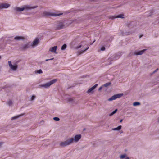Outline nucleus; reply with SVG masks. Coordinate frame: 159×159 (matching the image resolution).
Returning <instances> with one entry per match:
<instances>
[{
    "mask_svg": "<svg viewBox=\"0 0 159 159\" xmlns=\"http://www.w3.org/2000/svg\"><path fill=\"white\" fill-rule=\"evenodd\" d=\"M85 46H87V47H85V49H83L79 51L78 52V54L80 55L84 52L87 50L89 48L88 45L87 44V42L85 41H83L81 43V44L79 46L76 47V49H79L81 47H84Z\"/></svg>",
    "mask_w": 159,
    "mask_h": 159,
    "instance_id": "f257e3e1",
    "label": "nucleus"
},
{
    "mask_svg": "<svg viewBox=\"0 0 159 159\" xmlns=\"http://www.w3.org/2000/svg\"><path fill=\"white\" fill-rule=\"evenodd\" d=\"M57 81V79H53L47 83L43 84L41 86L42 87L45 88H48L51 85L55 83Z\"/></svg>",
    "mask_w": 159,
    "mask_h": 159,
    "instance_id": "f03ea898",
    "label": "nucleus"
},
{
    "mask_svg": "<svg viewBox=\"0 0 159 159\" xmlns=\"http://www.w3.org/2000/svg\"><path fill=\"white\" fill-rule=\"evenodd\" d=\"M63 14L62 13L55 14L52 13L47 11H44L43 13V16L46 17H48L50 16H57Z\"/></svg>",
    "mask_w": 159,
    "mask_h": 159,
    "instance_id": "7ed1b4c3",
    "label": "nucleus"
},
{
    "mask_svg": "<svg viewBox=\"0 0 159 159\" xmlns=\"http://www.w3.org/2000/svg\"><path fill=\"white\" fill-rule=\"evenodd\" d=\"M72 139H69L64 142L60 143V145L61 147H63L69 145L72 143Z\"/></svg>",
    "mask_w": 159,
    "mask_h": 159,
    "instance_id": "20e7f679",
    "label": "nucleus"
},
{
    "mask_svg": "<svg viewBox=\"0 0 159 159\" xmlns=\"http://www.w3.org/2000/svg\"><path fill=\"white\" fill-rule=\"evenodd\" d=\"M31 45L30 43H28L26 44L21 45L20 46V49L22 51H25L29 48Z\"/></svg>",
    "mask_w": 159,
    "mask_h": 159,
    "instance_id": "39448f33",
    "label": "nucleus"
},
{
    "mask_svg": "<svg viewBox=\"0 0 159 159\" xmlns=\"http://www.w3.org/2000/svg\"><path fill=\"white\" fill-rule=\"evenodd\" d=\"M123 94H115L111 97L110 98L108 99V101H111L113 100L116 99L117 98H119L123 96Z\"/></svg>",
    "mask_w": 159,
    "mask_h": 159,
    "instance_id": "423d86ee",
    "label": "nucleus"
},
{
    "mask_svg": "<svg viewBox=\"0 0 159 159\" xmlns=\"http://www.w3.org/2000/svg\"><path fill=\"white\" fill-rule=\"evenodd\" d=\"M123 52H119L115 54L113 58H110L109 61H113L118 59L123 54Z\"/></svg>",
    "mask_w": 159,
    "mask_h": 159,
    "instance_id": "0eeeda50",
    "label": "nucleus"
},
{
    "mask_svg": "<svg viewBox=\"0 0 159 159\" xmlns=\"http://www.w3.org/2000/svg\"><path fill=\"white\" fill-rule=\"evenodd\" d=\"M81 135L80 134L76 135L74 138H71L70 139H72V143L74 141L75 142H77L81 138Z\"/></svg>",
    "mask_w": 159,
    "mask_h": 159,
    "instance_id": "6e6552de",
    "label": "nucleus"
},
{
    "mask_svg": "<svg viewBox=\"0 0 159 159\" xmlns=\"http://www.w3.org/2000/svg\"><path fill=\"white\" fill-rule=\"evenodd\" d=\"M137 25V22L136 21H133L130 22L128 25V27L130 29L136 26Z\"/></svg>",
    "mask_w": 159,
    "mask_h": 159,
    "instance_id": "1a4fd4ad",
    "label": "nucleus"
},
{
    "mask_svg": "<svg viewBox=\"0 0 159 159\" xmlns=\"http://www.w3.org/2000/svg\"><path fill=\"white\" fill-rule=\"evenodd\" d=\"M147 50L146 49H144L141 51L135 50L134 52V55H141Z\"/></svg>",
    "mask_w": 159,
    "mask_h": 159,
    "instance_id": "9d476101",
    "label": "nucleus"
},
{
    "mask_svg": "<svg viewBox=\"0 0 159 159\" xmlns=\"http://www.w3.org/2000/svg\"><path fill=\"white\" fill-rule=\"evenodd\" d=\"M65 27V25L63 24L62 22H60L57 24L55 27V28L57 30H60Z\"/></svg>",
    "mask_w": 159,
    "mask_h": 159,
    "instance_id": "9b49d317",
    "label": "nucleus"
},
{
    "mask_svg": "<svg viewBox=\"0 0 159 159\" xmlns=\"http://www.w3.org/2000/svg\"><path fill=\"white\" fill-rule=\"evenodd\" d=\"M10 5L6 3H2L0 4V9L4 8H7L9 7Z\"/></svg>",
    "mask_w": 159,
    "mask_h": 159,
    "instance_id": "f8f14e48",
    "label": "nucleus"
},
{
    "mask_svg": "<svg viewBox=\"0 0 159 159\" xmlns=\"http://www.w3.org/2000/svg\"><path fill=\"white\" fill-rule=\"evenodd\" d=\"M38 7V6H35L33 7H30V6L28 5H25L24 6V10L26 9L27 10H30L34 8H35Z\"/></svg>",
    "mask_w": 159,
    "mask_h": 159,
    "instance_id": "ddd939ff",
    "label": "nucleus"
},
{
    "mask_svg": "<svg viewBox=\"0 0 159 159\" xmlns=\"http://www.w3.org/2000/svg\"><path fill=\"white\" fill-rule=\"evenodd\" d=\"M124 15L123 14H120L119 15H117V16H111L110 17V18L111 19V20H113L114 19L116 18H124Z\"/></svg>",
    "mask_w": 159,
    "mask_h": 159,
    "instance_id": "4468645a",
    "label": "nucleus"
},
{
    "mask_svg": "<svg viewBox=\"0 0 159 159\" xmlns=\"http://www.w3.org/2000/svg\"><path fill=\"white\" fill-rule=\"evenodd\" d=\"M39 42V39L38 38L35 39L33 42L31 44V46H36L37 45Z\"/></svg>",
    "mask_w": 159,
    "mask_h": 159,
    "instance_id": "2eb2a0df",
    "label": "nucleus"
},
{
    "mask_svg": "<svg viewBox=\"0 0 159 159\" xmlns=\"http://www.w3.org/2000/svg\"><path fill=\"white\" fill-rule=\"evenodd\" d=\"M14 9L16 11L21 12L24 10V8L23 7L20 8L18 7H15L14 8Z\"/></svg>",
    "mask_w": 159,
    "mask_h": 159,
    "instance_id": "dca6fc26",
    "label": "nucleus"
},
{
    "mask_svg": "<svg viewBox=\"0 0 159 159\" xmlns=\"http://www.w3.org/2000/svg\"><path fill=\"white\" fill-rule=\"evenodd\" d=\"M14 39L17 41L23 40L25 39V38L22 36H16Z\"/></svg>",
    "mask_w": 159,
    "mask_h": 159,
    "instance_id": "f3484780",
    "label": "nucleus"
},
{
    "mask_svg": "<svg viewBox=\"0 0 159 159\" xmlns=\"http://www.w3.org/2000/svg\"><path fill=\"white\" fill-rule=\"evenodd\" d=\"M154 12V11L153 10H152L147 12V14L146 15H147L148 16H149L152 15Z\"/></svg>",
    "mask_w": 159,
    "mask_h": 159,
    "instance_id": "a211bd4d",
    "label": "nucleus"
},
{
    "mask_svg": "<svg viewBox=\"0 0 159 159\" xmlns=\"http://www.w3.org/2000/svg\"><path fill=\"white\" fill-rule=\"evenodd\" d=\"M57 46H55L52 48H51L49 49V51L51 52H55L57 49Z\"/></svg>",
    "mask_w": 159,
    "mask_h": 159,
    "instance_id": "6ab92c4d",
    "label": "nucleus"
},
{
    "mask_svg": "<svg viewBox=\"0 0 159 159\" xmlns=\"http://www.w3.org/2000/svg\"><path fill=\"white\" fill-rule=\"evenodd\" d=\"M122 128V126L121 125H119L116 128H114L112 129V130H117V131H119L120 130V129H121Z\"/></svg>",
    "mask_w": 159,
    "mask_h": 159,
    "instance_id": "aec40b11",
    "label": "nucleus"
},
{
    "mask_svg": "<svg viewBox=\"0 0 159 159\" xmlns=\"http://www.w3.org/2000/svg\"><path fill=\"white\" fill-rule=\"evenodd\" d=\"M11 69L13 70H15L17 68V66L16 65H12L11 67Z\"/></svg>",
    "mask_w": 159,
    "mask_h": 159,
    "instance_id": "412c9836",
    "label": "nucleus"
},
{
    "mask_svg": "<svg viewBox=\"0 0 159 159\" xmlns=\"http://www.w3.org/2000/svg\"><path fill=\"white\" fill-rule=\"evenodd\" d=\"M117 109H116L114 111H113V112H112L109 115V116H113L114 114L116 113V112L117 111Z\"/></svg>",
    "mask_w": 159,
    "mask_h": 159,
    "instance_id": "4be33fe9",
    "label": "nucleus"
},
{
    "mask_svg": "<svg viewBox=\"0 0 159 159\" xmlns=\"http://www.w3.org/2000/svg\"><path fill=\"white\" fill-rule=\"evenodd\" d=\"M22 115H23V114L21 115H19V116H16L13 117H12L11 118V120H14L18 118L19 117L22 116Z\"/></svg>",
    "mask_w": 159,
    "mask_h": 159,
    "instance_id": "5701e85b",
    "label": "nucleus"
},
{
    "mask_svg": "<svg viewBox=\"0 0 159 159\" xmlns=\"http://www.w3.org/2000/svg\"><path fill=\"white\" fill-rule=\"evenodd\" d=\"M67 47V45L66 44H63L61 47V50H64L66 49Z\"/></svg>",
    "mask_w": 159,
    "mask_h": 159,
    "instance_id": "b1692460",
    "label": "nucleus"
},
{
    "mask_svg": "<svg viewBox=\"0 0 159 159\" xmlns=\"http://www.w3.org/2000/svg\"><path fill=\"white\" fill-rule=\"evenodd\" d=\"M140 104V103L139 102H135L133 103V105L134 106H136L139 105Z\"/></svg>",
    "mask_w": 159,
    "mask_h": 159,
    "instance_id": "393cba45",
    "label": "nucleus"
},
{
    "mask_svg": "<svg viewBox=\"0 0 159 159\" xmlns=\"http://www.w3.org/2000/svg\"><path fill=\"white\" fill-rule=\"evenodd\" d=\"M111 84V82H108L105 84H104L102 86H105V87H107L108 86L110 85Z\"/></svg>",
    "mask_w": 159,
    "mask_h": 159,
    "instance_id": "a878e982",
    "label": "nucleus"
},
{
    "mask_svg": "<svg viewBox=\"0 0 159 159\" xmlns=\"http://www.w3.org/2000/svg\"><path fill=\"white\" fill-rule=\"evenodd\" d=\"M68 101L70 102H74V99L72 98H68L67 99Z\"/></svg>",
    "mask_w": 159,
    "mask_h": 159,
    "instance_id": "bb28decb",
    "label": "nucleus"
},
{
    "mask_svg": "<svg viewBox=\"0 0 159 159\" xmlns=\"http://www.w3.org/2000/svg\"><path fill=\"white\" fill-rule=\"evenodd\" d=\"M126 154H123L120 156V157L121 159H123L124 158L126 157Z\"/></svg>",
    "mask_w": 159,
    "mask_h": 159,
    "instance_id": "cd10ccee",
    "label": "nucleus"
},
{
    "mask_svg": "<svg viewBox=\"0 0 159 159\" xmlns=\"http://www.w3.org/2000/svg\"><path fill=\"white\" fill-rule=\"evenodd\" d=\"M98 86V84H96L94 85L91 88L93 90Z\"/></svg>",
    "mask_w": 159,
    "mask_h": 159,
    "instance_id": "c85d7f7f",
    "label": "nucleus"
},
{
    "mask_svg": "<svg viewBox=\"0 0 159 159\" xmlns=\"http://www.w3.org/2000/svg\"><path fill=\"white\" fill-rule=\"evenodd\" d=\"M98 86V84H96L94 85L91 88L93 90Z\"/></svg>",
    "mask_w": 159,
    "mask_h": 159,
    "instance_id": "c756f323",
    "label": "nucleus"
},
{
    "mask_svg": "<svg viewBox=\"0 0 159 159\" xmlns=\"http://www.w3.org/2000/svg\"><path fill=\"white\" fill-rule=\"evenodd\" d=\"M53 119L56 121H58L60 120V119L58 117H54L53 118Z\"/></svg>",
    "mask_w": 159,
    "mask_h": 159,
    "instance_id": "7c9ffc66",
    "label": "nucleus"
},
{
    "mask_svg": "<svg viewBox=\"0 0 159 159\" xmlns=\"http://www.w3.org/2000/svg\"><path fill=\"white\" fill-rule=\"evenodd\" d=\"M7 103L9 106H10L12 104V102L11 100H10L8 101Z\"/></svg>",
    "mask_w": 159,
    "mask_h": 159,
    "instance_id": "2f4dec72",
    "label": "nucleus"
},
{
    "mask_svg": "<svg viewBox=\"0 0 159 159\" xmlns=\"http://www.w3.org/2000/svg\"><path fill=\"white\" fill-rule=\"evenodd\" d=\"M93 90L91 88L89 89L87 92V93H90L93 91Z\"/></svg>",
    "mask_w": 159,
    "mask_h": 159,
    "instance_id": "473e14b6",
    "label": "nucleus"
},
{
    "mask_svg": "<svg viewBox=\"0 0 159 159\" xmlns=\"http://www.w3.org/2000/svg\"><path fill=\"white\" fill-rule=\"evenodd\" d=\"M37 73L39 74H41L43 73V71L41 69H39L37 70Z\"/></svg>",
    "mask_w": 159,
    "mask_h": 159,
    "instance_id": "72a5a7b5",
    "label": "nucleus"
},
{
    "mask_svg": "<svg viewBox=\"0 0 159 159\" xmlns=\"http://www.w3.org/2000/svg\"><path fill=\"white\" fill-rule=\"evenodd\" d=\"M36 98V97L35 95H33L32 96L31 98V100L32 101L34 100Z\"/></svg>",
    "mask_w": 159,
    "mask_h": 159,
    "instance_id": "f704fd0d",
    "label": "nucleus"
},
{
    "mask_svg": "<svg viewBox=\"0 0 159 159\" xmlns=\"http://www.w3.org/2000/svg\"><path fill=\"white\" fill-rule=\"evenodd\" d=\"M105 47L104 46H102L100 50L101 51H104L105 50Z\"/></svg>",
    "mask_w": 159,
    "mask_h": 159,
    "instance_id": "c9c22d12",
    "label": "nucleus"
},
{
    "mask_svg": "<svg viewBox=\"0 0 159 159\" xmlns=\"http://www.w3.org/2000/svg\"><path fill=\"white\" fill-rule=\"evenodd\" d=\"M8 65L10 67L12 65L11 61H8Z\"/></svg>",
    "mask_w": 159,
    "mask_h": 159,
    "instance_id": "e433bc0d",
    "label": "nucleus"
},
{
    "mask_svg": "<svg viewBox=\"0 0 159 159\" xmlns=\"http://www.w3.org/2000/svg\"><path fill=\"white\" fill-rule=\"evenodd\" d=\"M54 59V58H51V59H46L45 60L46 61H49V60H53Z\"/></svg>",
    "mask_w": 159,
    "mask_h": 159,
    "instance_id": "4c0bfd02",
    "label": "nucleus"
},
{
    "mask_svg": "<svg viewBox=\"0 0 159 159\" xmlns=\"http://www.w3.org/2000/svg\"><path fill=\"white\" fill-rule=\"evenodd\" d=\"M102 86H102L100 87L98 89V91H101V90H102Z\"/></svg>",
    "mask_w": 159,
    "mask_h": 159,
    "instance_id": "58836bf2",
    "label": "nucleus"
},
{
    "mask_svg": "<svg viewBox=\"0 0 159 159\" xmlns=\"http://www.w3.org/2000/svg\"><path fill=\"white\" fill-rule=\"evenodd\" d=\"M133 32V31H131L130 32H128V33L127 34H126L127 35H128L129 34H131Z\"/></svg>",
    "mask_w": 159,
    "mask_h": 159,
    "instance_id": "ea45409f",
    "label": "nucleus"
},
{
    "mask_svg": "<svg viewBox=\"0 0 159 159\" xmlns=\"http://www.w3.org/2000/svg\"><path fill=\"white\" fill-rule=\"evenodd\" d=\"M158 70V69L157 68V69L154 71L153 72V73H155V72H157Z\"/></svg>",
    "mask_w": 159,
    "mask_h": 159,
    "instance_id": "a19ab883",
    "label": "nucleus"
},
{
    "mask_svg": "<svg viewBox=\"0 0 159 159\" xmlns=\"http://www.w3.org/2000/svg\"><path fill=\"white\" fill-rule=\"evenodd\" d=\"M123 120V119H121L120 120V122H122Z\"/></svg>",
    "mask_w": 159,
    "mask_h": 159,
    "instance_id": "79ce46f5",
    "label": "nucleus"
},
{
    "mask_svg": "<svg viewBox=\"0 0 159 159\" xmlns=\"http://www.w3.org/2000/svg\"><path fill=\"white\" fill-rule=\"evenodd\" d=\"M157 122L159 123V117L157 119Z\"/></svg>",
    "mask_w": 159,
    "mask_h": 159,
    "instance_id": "37998d69",
    "label": "nucleus"
},
{
    "mask_svg": "<svg viewBox=\"0 0 159 159\" xmlns=\"http://www.w3.org/2000/svg\"><path fill=\"white\" fill-rule=\"evenodd\" d=\"M125 159H129V157H126Z\"/></svg>",
    "mask_w": 159,
    "mask_h": 159,
    "instance_id": "c03bdc74",
    "label": "nucleus"
},
{
    "mask_svg": "<svg viewBox=\"0 0 159 159\" xmlns=\"http://www.w3.org/2000/svg\"><path fill=\"white\" fill-rule=\"evenodd\" d=\"M2 48V46H1V44H0V49H1V48Z\"/></svg>",
    "mask_w": 159,
    "mask_h": 159,
    "instance_id": "a18cd8bd",
    "label": "nucleus"
},
{
    "mask_svg": "<svg viewBox=\"0 0 159 159\" xmlns=\"http://www.w3.org/2000/svg\"><path fill=\"white\" fill-rule=\"evenodd\" d=\"M95 41V40H94L93 41V43H91L90 44H91V45H92V44H93V43H94Z\"/></svg>",
    "mask_w": 159,
    "mask_h": 159,
    "instance_id": "49530a36",
    "label": "nucleus"
},
{
    "mask_svg": "<svg viewBox=\"0 0 159 159\" xmlns=\"http://www.w3.org/2000/svg\"><path fill=\"white\" fill-rule=\"evenodd\" d=\"M2 143H0V146L2 144Z\"/></svg>",
    "mask_w": 159,
    "mask_h": 159,
    "instance_id": "de8ad7c7",
    "label": "nucleus"
},
{
    "mask_svg": "<svg viewBox=\"0 0 159 159\" xmlns=\"http://www.w3.org/2000/svg\"><path fill=\"white\" fill-rule=\"evenodd\" d=\"M111 63V62H110L108 64H110Z\"/></svg>",
    "mask_w": 159,
    "mask_h": 159,
    "instance_id": "09e8293b",
    "label": "nucleus"
},
{
    "mask_svg": "<svg viewBox=\"0 0 159 159\" xmlns=\"http://www.w3.org/2000/svg\"><path fill=\"white\" fill-rule=\"evenodd\" d=\"M123 133V131H121V132H120V133Z\"/></svg>",
    "mask_w": 159,
    "mask_h": 159,
    "instance_id": "8fccbe9b",
    "label": "nucleus"
},
{
    "mask_svg": "<svg viewBox=\"0 0 159 159\" xmlns=\"http://www.w3.org/2000/svg\"><path fill=\"white\" fill-rule=\"evenodd\" d=\"M142 36H139V38H141Z\"/></svg>",
    "mask_w": 159,
    "mask_h": 159,
    "instance_id": "3c124183",
    "label": "nucleus"
},
{
    "mask_svg": "<svg viewBox=\"0 0 159 159\" xmlns=\"http://www.w3.org/2000/svg\"><path fill=\"white\" fill-rule=\"evenodd\" d=\"M1 90V89L0 88V91Z\"/></svg>",
    "mask_w": 159,
    "mask_h": 159,
    "instance_id": "603ef678",
    "label": "nucleus"
},
{
    "mask_svg": "<svg viewBox=\"0 0 159 159\" xmlns=\"http://www.w3.org/2000/svg\"><path fill=\"white\" fill-rule=\"evenodd\" d=\"M1 58V56H0V59Z\"/></svg>",
    "mask_w": 159,
    "mask_h": 159,
    "instance_id": "864d4df0",
    "label": "nucleus"
}]
</instances>
